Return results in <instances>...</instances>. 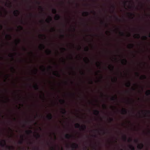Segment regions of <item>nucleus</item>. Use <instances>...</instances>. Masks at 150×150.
<instances>
[{"instance_id":"37","label":"nucleus","mask_w":150,"mask_h":150,"mask_svg":"<svg viewBox=\"0 0 150 150\" xmlns=\"http://www.w3.org/2000/svg\"><path fill=\"white\" fill-rule=\"evenodd\" d=\"M101 131H103V134H105V131H104V130L101 129Z\"/></svg>"},{"instance_id":"47","label":"nucleus","mask_w":150,"mask_h":150,"mask_svg":"<svg viewBox=\"0 0 150 150\" xmlns=\"http://www.w3.org/2000/svg\"><path fill=\"white\" fill-rule=\"evenodd\" d=\"M149 37H150V33L149 35Z\"/></svg>"},{"instance_id":"24","label":"nucleus","mask_w":150,"mask_h":150,"mask_svg":"<svg viewBox=\"0 0 150 150\" xmlns=\"http://www.w3.org/2000/svg\"><path fill=\"white\" fill-rule=\"evenodd\" d=\"M102 106H103V108L105 109H106L107 108V107L106 105L105 104H104V105H103Z\"/></svg>"},{"instance_id":"34","label":"nucleus","mask_w":150,"mask_h":150,"mask_svg":"<svg viewBox=\"0 0 150 150\" xmlns=\"http://www.w3.org/2000/svg\"><path fill=\"white\" fill-rule=\"evenodd\" d=\"M5 76L6 77H5V79H7V78H8V74H6L5 75Z\"/></svg>"},{"instance_id":"4","label":"nucleus","mask_w":150,"mask_h":150,"mask_svg":"<svg viewBox=\"0 0 150 150\" xmlns=\"http://www.w3.org/2000/svg\"><path fill=\"white\" fill-rule=\"evenodd\" d=\"M122 114L123 115L127 114V110L125 108H122L121 110Z\"/></svg>"},{"instance_id":"8","label":"nucleus","mask_w":150,"mask_h":150,"mask_svg":"<svg viewBox=\"0 0 150 150\" xmlns=\"http://www.w3.org/2000/svg\"><path fill=\"white\" fill-rule=\"evenodd\" d=\"M65 137L66 138L69 139L72 137V136L69 134H67L65 135Z\"/></svg>"},{"instance_id":"15","label":"nucleus","mask_w":150,"mask_h":150,"mask_svg":"<svg viewBox=\"0 0 150 150\" xmlns=\"http://www.w3.org/2000/svg\"><path fill=\"white\" fill-rule=\"evenodd\" d=\"M122 139L124 141H126L127 139V138L126 136L124 135L122 137Z\"/></svg>"},{"instance_id":"50","label":"nucleus","mask_w":150,"mask_h":150,"mask_svg":"<svg viewBox=\"0 0 150 150\" xmlns=\"http://www.w3.org/2000/svg\"><path fill=\"white\" fill-rule=\"evenodd\" d=\"M95 130H96V131H98V130L97 129H96Z\"/></svg>"},{"instance_id":"41","label":"nucleus","mask_w":150,"mask_h":150,"mask_svg":"<svg viewBox=\"0 0 150 150\" xmlns=\"http://www.w3.org/2000/svg\"><path fill=\"white\" fill-rule=\"evenodd\" d=\"M9 130H11V131H12V130L10 128H9Z\"/></svg>"},{"instance_id":"27","label":"nucleus","mask_w":150,"mask_h":150,"mask_svg":"<svg viewBox=\"0 0 150 150\" xmlns=\"http://www.w3.org/2000/svg\"><path fill=\"white\" fill-rule=\"evenodd\" d=\"M34 72L33 73V74H35L37 72V69H35L34 70Z\"/></svg>"},{"instance_id":"40","label":"nucleus","mask_w":150,"mask_h":150,"mask_svg":"<svg viewBox=\"0 0 150 150\" xmlns=\"http://www.w3.org/2000/svg\"><path fill=\"white\" fill-rule=\"evenodd\" d=\"M93 136L94 137H96V135H93Z\"/></svg>"},{"instance_id":"48","label":"nucleus","mask_w":150,"mask_h":150,"mask_svg":"<svg viewBox=\"0 0 150 150\" xmlns=\"http://www.w3.org/2000/svg\"><path fill=\"white\" fill-rule=\"evenodd\" d=\"M149 133H150V131H149Z\"/></svg>"},{"instance_id":"6","label":"nucleus","mask_w":150,"mask_h":150,"mask_svg":"<svg viewBox=\"0 0 150 150\" xmlns=\"http://www.w3.org/2000/svg\"><path fill=\"white\" fill-rule=\"evenodd\" d=\"M144 147V145L142 143L139 144L137 146V147L139 149H142Z\"/></svg>"},{"instance_id":"7","label":"nucleus","mask_w":150,"mask_h":150,"mask_svg":"<svg viewBox=\"0 0 150 150\" xmlns=\"http://www.w3.org/2000/svg\"><path fill=\"white\" fill-rule=\"evenodd\" d=\"M47 117L49 120H51L52 118V114L51 113L47 115Z\"/></svg>"},{"instance_id":"42","label":"nucleus","mask_w":150,"mask_h":150,"mask_svg":"<svg viewBox=\"0 0 150 150\" xmlns=\"http://www.w3.org/2000/svg\"><path fill=\"white\" fill-rule=\"evenodd\" d=\"M54 135L55 136V138L56 139V137L55 136V134L54 133Z\"/></svg>"},{"instance_id":"31","label":"nucleus","mask_w":150,"mask_h":150,"mask_svg":"<svg viewBox=\"0 0 150 150\" xmlns=\"http://www.w3.org/2000/svg\"><path fill=\"white\" fill-rule=\"evenodd\" d=\"M52 12L54 13H56V11L55 9H53L52 10Z\"/></svg>"},{"instance_id":"32","label":"nucleus","mask_w":150,"mask_h":150,"mask_svg":"<svg viewBox=\"0 0 150 150\" xmlns=\"http://www.w3.org/2000/svg\"><path fill=\"white\" fill-rule=\"evenodd\" d=\"M134 37L135 38H139V35H137L136 36L134 35Z\"/></svg>"},{"instance_id":"38","label":"nucleus","mask_w":150,"mask_h":150,"mask_svg":"<svg viewBox=\"0 0 150 150\" xmlns=\"http://www.w3.org/2000/svg\"><path fill=\"white\" fill-rule=\"evenodd\" d=\"M128 46L130 48L132 47V46L130 45H128Z\"/></svg>"},{"instance_id":"22","label":"nucleus","mask_w":150,"mask_h":150,"mask_svg":"<svg viewBox=\"0 0 150 150\" xmlns=\"http://www.w3.org/2000/svg\"><path fill=\"white\" fill-rule=\"evenodd\" d=\"M35 137L37 138H40V135L39 134L37 133V134L35 136Z\"/></svg>"},{"instance_id":"13","label":"nucleus","mask_w":150,"mask_h":150,"mask_svg":"<svg viewBox=\"0 0 150 150\" xmlns=\"http://www.w3.org/2000/svg\"><path fill=\"white\" fill-rule=\"evenodd\" d=\"M145 94L148 96H150V90H147L145 92Z\"/></svg>"},{"instance_id":"35","label":"nucleus","mask_w":150,"mask_h":150,"mask_svg":"<svg viewBox=\"0 0 150 150\" xmlns=\"http://www.w3.org/2000/svg\"><path fill=\"white\" fill-rule=\"evenodd\" d=\"M146 112H147L148 114H150V110H147V111H146Z\"/></svg>"},{"instance_id":"55","label":"nucleus","mask_w":150,"mask_h":150,"mask_svg":"<svg viewBox=\"0 0 150 150\" xmlns=\"http://www.w3.org/2000/svg\"><path fill=\"white\" fill-rule=\"evenodd\" d=\"M113 107H112V108H113Z\"/></svg>"},{"instance_id":"19","label":"nucleus","mask_w":150,"mask_h":150,"mask_svg":"<svg viewBox=\"0 0 150 150\" xmlns=\"http://www.w3.org/2000/svg\"><path fill=\"white\" fill-rule=\"evenodd\" d=\"M51 18H50L49 17L46 19V21L47 22L49 23L51 21Z\"/></svg>"},{"instance_id":"49","label":"nucleus","mask_w":150,"mask_h":150,"mask_svg":"<svg viewBox=\"0 0 150 150\" xmlns=\"http://www.w3.org/2000/svg\"><path fill=\"white\" fill-rule=\"evenodd\" d=\"M35 124H37V123H36V122H35Z\"/></svg>"},{"instance_id":"9","label":"nucleus","mask_w":150,"mask_h":150,"mask_svg":"<svg viewBox=\"0 0 150 150\" xmlns=\"http://www.w3.org/2000/svg\"><path fill=\"white\" fill-rule=\"evenodd\" d=\"M21 138L22 139V140L19 141L18 142V143L19 144H22L23 143V136H21Z\"/></svg>"},{"instance_id":"54","label":"nucleus","mask_w":150,"mask_h":150,"mask_svg":"<svg viewBox=\"0 0 150 150\" xmlns=\"http://www.w3.org/2000/svg\"><path fill=\"white\" fill-rule=\"evenodd\" d=\"M43 96H44V94H43Z\"/></svg>"},{"instance_id":"46","label":"nucleus","mask_w":150,"mask_h":150,"mask_svg":"<svg viewBox=\"0 0 150 150\" xmlns=\"http://www.w3.org/2000/svg\"><path fill=\"white\" fill-rule=\"evenodd\" d=\"M40 129H41V128L40 127H39V128Z\"/></svg>"},{"instance_id":"33","label":"nucleus","mask_w":150,"mask_h":150,"mask_svg":"<svg viewBox=\"0 0 150 150\" xmlns=\"http://www.w3.org/2000/svg\"><path fill=\"white\" fill-rule=\"evenodd\" d=\"M142 38L143 40H146V37L145 36H143Z\"/></svg>"},{"instance_id":"36","label":"nucleus","mask_w":150,"mask_h":150,"mask_svg":"<svg viewBox=\"0 0 150 150\" xmlns=\"http://www.w3.org/2000/svg\"><path fill=\"white\" fill-rule=\"evenodd\" d=\"M51 150H56L53 147H51Z\"/></svg>"},{"instance_id":"11","label":"nucleus","mask_w":150,"mask_h":150,"mask_svg":"<svg viewBox=\"0 0 150 150\" xmlns=\"http://www.w3.org/2000/svg\"><path fill=\"white\" fill-rule=\"evenodd\" d=\"M117 99V96L116 95H115V96H113L110 98L111 100L112 101L116 100Z\"/></svg>"},{"instance_id":"18","label":"nucleus","mask_w":150,"mask_h":150,"mask_svg":"<svg viewBox=\"0 0 150 150\" xmlns=\"http://www.w3.org/2000/svg\"><path fill=\"white\" fill-rule=\"evenodd\" d=\"M146 78V76L145 75H141L140 77V79H145Z\"/></svg>"},{"instance_id":"29","label":"nucleus","mask_w":150,"mask_h":150,"mask_svg":"<svg viewBox=\"0 0 150 150\" xmlns=\"http://www.w3.org/2000/svg\"><path fill=\"white\" fill-rule=\"evenodd\" d=\"M134 142H135L136 143H139L138 140L137 139H134Z\"/></svg>"},{"instance_id":"1","label":"nucleus","mask_w":150,"mask_h":150,"mask_svg":"<svg viewBox=\"0 0 150 150\" xmlns=\"http://www.w3.org/2000/svg\"><path fill=\"white\" fill-rule=\"evenodd\" d=\"M0 144L1 146L3 147L5 146L9 150L14 149V147L13 146H7L6 145V141L5 140L3 139L2 141L0 139Z\"/></svg>"},{"instance_id":"14","label":"nucleus","mask_w":150,"mask_h":150,"mask_svg":"<svg viewBox=\"0 0 150 150\" xmlns=\"http://www.w3.org/2000/svg\"><path fill=\"white\" fill-rule=\"evenodd\" d=\"M26 133L28 134H32L33 133L32 131L31 130H29L26 131Z\"/></svg>"},{"instance_id":"53","label":"nucleus","mask_w":150,"mask_h":150,"mask_svg":"<svg viewBox=\"0 0 150 150\" xmlns=\"http://www.w3.org/2000/svg\"><path fill=\"white\" fill-rule=\"evenodd\" d=\"M142 112H143V110H142Z\"/></svg>"},{"instance_id":"17","label":"nucleus","mask_w":150,"mask_h":150,"mask_svg":"<svg viewBox=\"0 0 150 150\" xmlns=\"http://www.w3.org/2000/svg\"><path fill=\"white\" fill-rule=\"evenodd\" d=\"M59 102L62 104H64L65 103V101L64 100H60Z\"/></svg>"},{"instance_id":"3","label":"nucleus","mask_w":150,"mask_h":150,"mask_svg":"<svg viewBox=\"0 0 150 150\" xmlns=\"http://www.w3.org/2000/svg\"><path fill=\"white\" fill-rule=\"evenodd\" d=\"M71 147L73 149H76L78 148V145L76 143H74L71 146Z\"/></svg>"},{"instance_id":"21","label":"nucleus","mask_w":150,"mask_h":150,"mask_svg":"<svg viewBox=\"0 0 150 150\" xmlns=\"http://www.w3.org/2000/svg\"><path fill=\"white\" fill-rule=\"evenodd\" d=\"M122 63L123 64H125L126 63V61L125 59H122Z\"/></svg>"},{"instance_id":"16","label":"nucleus","mask_w":150,"mask_h":150,"mask_svg":"<svg viewBox=\"0 0 150 150\" xmlns=\"http://www.w3.org/2000/svg\"><path fill=\"white\" fill-rule=\"evenodd\" d=\"M13 13L15 16H17L18 14V11H14Z\"/></svg>"},{"instance_id":"20","label":"nucleus","mask_w":150,"mask_h":150,"mask_svg":"<svg viewBox=\"0 0 150 150\" xmlns=\"http://www.w3.org/2000/svg\"><path fill=\"white\" fill-rule=\"evenodd\" d=\"M53 74L57 76H58V72L57 71H54L53 73Z\"/></svg>"},{"instance_id":"26","label":"nucleus","mask_w":150,"mask_h":150,"mask_svg":"<svg viewBox=\"0 0 150 150\" xmlns=\"http://www.w3.org/2000/svg\"><path fill=\"white\" fill-rule=\"evenodd\" d=\"M132 138H129L128 140V142H132Z\"/></svg>"},{"instance_id":"5","label":"nucleus","mask_w":150,"mask_h":150,"mask_svg":"<svg viewBox=\"0 0 150 150\" xmlns=\"http://www.w3.org/2000/svg\"><path fill=\"white\" fill-rule=\"evenodd\" d=\"M93 114L96 116H99L100 114V111L97 110H94Z\"/></svg>"},{"instance_id":"28","label":"nucleus","mask_w":150,"mask_h":150,"mask_svg":"<svg viewBox=\"0 0 150 150\" xmlns=\"http://www.w3.org/2000/svg\"><path fill=\"white\" fill-rule=\"evenodd\" d=\"M40 68L41 69H42L43 71L45 70V68L44 67H43L42 66H41L40 67Z\"/></svg>"},{"instance_id":"12","label":"nucleus","mask_w":150,"mask_h":150,"mask_svg":"<svg viewBox=\"0 0 150 150\" xmlns=\"http://www.w3.org/2000/svg\"><path fill=\"white\" fill-rule=\"evenodd\" d=\"M129 148L131 150H135V148L132 145H130L129 146Z\"/></svg>"},{"instance_id":"23","label":"nucleus","mask_w":150,"mask_h":150,"mask_svg":"<svg viewBox=\"0 0 150 150\" xmlns=\"http://www.w3.org/2000/svg\"><path fill=\"white\" fill-rule=\"evenodd\" d=\"M59 16L58 15H56L55 17H54V18L56 20H58L59 19Z\"/></svg>"},{"instance_id":"43","label":"nucleus","mask_w":150,"mask_h":150,"mask_svg":"<svg viewBox=\"0 0 150 150\" xmlns=\"http://www.w3.org/2000/svg\"><path fill=\"white\" fill-rule=\"evenodd\" d=\"M13 119L14 120H16V119L15 118H14Z\"/></svg>"},{"instance_id":"10","label":"nucleus","mask_w":150,"mask_h":150,"mask_svg":"<svg viewBox=\"0 0 150 150\" xmlns=\"http://www.w3.org/2000/svg\"><path fill=\"white\" fill-rule=\"evenodd\" d=\"M61 110H62V111H61V113L62 114L64 115L66 114V113H67V111L65 109L62 108H61Z\"/></svg>"},{"instance_id":"45","label":"nucleus","mask_w":150,"mask_h":150,"mask_svg":"<svg viewBox=\"0 0 150 150\" xmlns=\"http://www.w3.org/2000/svg\"><path fill=\"white\" fill-rule=\"evenodd\" d=\"M61 149H62V150H63V148L62 147L61 148Z\"/></svg>"},{"instance_id":"25","label":"nucleus","mask_w":150,"mask_h":150,"mask_svg":"<svg viewBox=\"0 0 150 150\" xmlns=\"http://www.w3.org/2000/svg\"><path fill=\"white\" fill-rule=\"evenodd\" d=\"M109 122H112L113 121V119L112 118L110 117L109 118Z\"/></svg>"},{"instance_id":"39","label":"nucleus","mask_w":150,"mask_h":150,"mask_svg":"<svg viewBox=\"0 0 150 150\" xmlns=\"http://www.w3.org/2000/svg\"><path fill=\"white\" fill-rule=\"evenodd\" d=\"M2 28V26L0 25V30Z\"/></svg>"},{"instance_id":"51","label":"nucleus","mask_w":150,"mask_h":150,"mask_svg":"<svg viewBox=\"0 0 150 150\" xmlns=\"http://www.w3.org/2000/svg\"><path fill=\"white\" fill-rule=\"evenodd\" d=\"M110 65H109V67L110 68Z\"/></svg>"},{"instance_id":"2","label":"nucleus","mask_w":150,"mask_h":150,"mask_svg":"<svg viewBox=\"0 0 150 150\" xmlns=\"http://www.w3.org/2000/svg\"><path fill=\"white\" fill-rule=\"evenodd\" d=\"M75 127L76 128H79L82 131H85L86 129V126L85 125H81L78 123H76L75 125Z\"/></svg>"},{"instance_id":"44","label":"nucleus","mask_w":150,"mask_h":150,"mask_svg":"<svg viewBox=\"0 0 150 150\" xmlns=\"http://www.w3.org/2000/svg\"><path fill=\"white\" fill-rule=\"evenodd\" d=\"M36 150H40L38 148Z\"/></svg>"},{"instance_id":"52","label":"nucleus","mask_w":150,"mask_h":150,"mask_svg":"<svg viewBox=\"0 0 150 150\" xmlns=\"http://www.w3.org/2000/svg\"><path fill=\"white\" fill-rule=\"evenodd\" d=\"M2 117L3 118L4 117V116H2Z\"/></svg>"},{"instance_id":"30","label":"nucleus","mask_w":150,"mask_h":150,"mask_svg":"<svg viewBox=\"0 0 150 150\" xmlns=\"http://www.w3.org/2000/svg\"><path fill=\"white\" fill-rule=\"evenodd\" d=\"M88 13L86 12H84L83 13V15L85 16H87L88 15Z\"/></svg>"}]
</instances>
